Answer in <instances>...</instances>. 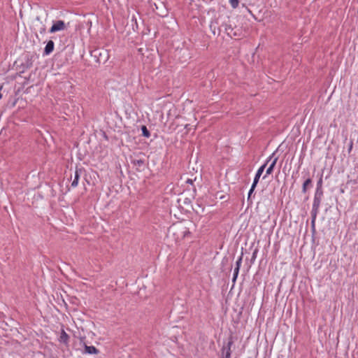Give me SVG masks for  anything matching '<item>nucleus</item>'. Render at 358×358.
Listing matches in <instances>:
<instances>
[{"label": "nucleus", "mask_w": 358, "mask_h": 358, "mask_svg": "<svg viewBox=\"0 0 358 358\" xmlns=\"http://www.w3.org/2000/svg\"><path fill=\"white\" fill-rule=\"evenodd\" d=\"M91 55L96 58L98 63H105L108 59V54L106 50L96 49L91 52Z\"/></svg>", "instance_id": "nucleus-1"}, {"label": "nucleus", "mask_w": 358, "mask_h": 358, "mask_svg": "<svg viewBox=\"0 0 358 358\" xmlns=\"http://www.w3.org/2000/svg\"><path fill=\"white\" fill-rule=\"evenodd\" d=\"M324 192H315L311 215H317L322 200Z\"/></svg>", "instance_id": "nucleus-2"}, {"label": "nucleus", "mask_w": 358, "mask_h": 358, "mask_svg": "<svg viewBox=\"0 0 358 358\" xmlns=\"http://www.w3.org/2000/svg\"><path fill=\"white\" fill-rule=\"evenodd\" d=\"M34 60V56L33 55H26L22 62L17 68L20 70V73H24L27 69H30L33 66Z\"/></svg>", "instance_id": "nucleus-3"}, {"label": "nucleus", "mask_w": 358, "mask_h": 358, "mask_svg": "<svg viewBox=\"0 0 358 358\" xmlns=\"http://www.w3.org/2000/svg\"><path fill=\"white\" fill-rule=\"evenodd\" d=\"M153 10H155L157 15L162 17H166L169 14L168 8L164 1H158V2L154 3Z\"/></svg>", "instance_id": "nucleus-4"}, {"label": "nucleus", "mask_w": 358, "mask_h": 358, "mask_svg": "<svg viewBox=\"0 0 358 358\" xmlns=\"http://www.w3.org/2000/svg\"><path fill=\"white\" fill-rule=\"evenodd\" d=\"M69 26V22L66 24L63 20H56L52 22V25L49 29V33L53 34L57 31H64Z\"/></svg>", "instance_id": "nucleus-5"}, {"label": "nucleus", "mask_w": 358, "mask_h": 358, "mask_svg": "<svg viewBox=\"0 0 358 358\" xmlns=\"http://www.w3.org/2000/svg\"><path fill=\"white\" fill-rule=\"evenodd\" d=\"M275 156V153L273 152L268 159L266 161V162L262 165L257 170L255 176V178H254V180H253V182L255 183V185H257L258 182H259V178L262 176V174L263 173L265 168L267 166V164L268 163L269 161L271 160V159Z\"/></svg>", "instance_id": "nucleus-6"}, {"label": "nucleus", "mask_w": 358, "mask_h": 358, "mask_svg": "<svg viewBox=\"0 0 358 358\" xmlns=\"http://www.w3.org/2000/svg\"><path fill=\"white\" fill-rule=\"evenodd\" d=\"M234 337L231 334L228 338L227 343L226 344H224L221 349L222 354H224V352H232L231 347L234 345Z\"/></svg>", "instance_id": "nucleus-7"}, {"label": "nucleus", "mask_w": 358, "mask_h": 358, "mask_svg": "<svg viewBox=\"0 0 358 358\" xmlns=\"http://www.w3.org/2000/svg\"><path fill=\"white\" fill-rule=\"evenodd\" d=\"M83 171H84V169L83 168H78V167H76V171H75V173H74L73 180V181L71 182V187H76L78 186L80 175L82 174V173Z\"/></svg>", "instance_id": "nucleus-8"}, {"label": "nucleus", "mask_w": 358, "mask_h": 358, "mask_svg": "<svg viewBox=\"0 0 358 358\" xmlns=\"http://www.w3.org/2000/svg\"><path fill=\"white\" fill-rule=\"evenodd\" d=\"M210 29L213 34V35L219 36L221 32L220 27H218V22L217 20H212L210 23Z\"/></svg>", "instance_id": "nucleus-9"}, {"label": "nucleus", "mask_w": 358, "mask_h": 358, "mask_svg": "<svg viewBox=\"0 0 358 358\" xmlns=\"http://www.w3.org/2000/svg\"><path fill=\"white\" fill-rule=\"evenodd\" d=\"M55 48V43L53 41L50 40L47 42L46 45L43 50V56L49 55L50 53H52L54 50Z\"/></svg>", "instance_id": "nucleus-10"}, {"label": "nucleus", "mask_w": 358, "mask_h": 358, "mask_svg": "<svg viewBox=\"0 0 358 358\" xmlns=\"http://www.w3.org/2000/svg\"><path fill=\"white\" fill-rule=\"evenodd\" d=\"M221 27H224V31L231 38H232L233 36H238L237 33L236 31H234V28L231 27V24H228L227 23H224V24H222L221 25Z\"/></svg>", "instance_id": "nucleus-11"}, {"label": "nucleus", "mask_w": 358, "mask_h": 358, "mask_svg": "<svg viewBox=\"0 0 358 358\" xmlns=\"http://www.w3.org/2000/svg\"><path fill=\"white\" fill-rule=\"evenodd\" d=\"M69 339H70L69 336L66 334V332L64 329H62L59 338L58 339L59 342L64 344L66 346H68L69 343Z\"/></svg>", "instance_id": "nucleus-12"}, {"label": "nucleus", "mask_w": 358, "mask_h": 358, "mask_svg": "<svg viewBox=\"0 0 358 358\" xmlns=\"http://www.w3.org/2000/svg\"><path fill=\"white\" fill-rule=\"evenodd\" d=\"M313 186V180L310 178H307L306 180L303 182L302 185V189L301 192L303 194H306L308 189L312 187Z\"/></svg>", "instance_id": "nucleus-13"}, {"label": "nucleus", "mask_w": 358, "mask_h": 358, "mask_svg": "<svg viewBox=\"0 0 358 358\" xmlns=\"http://www.w3.org/2000/svg\"><path fill=\"white\" fill-rule=\"evenodd\" d=\"M278 159V158L277 157H273L271 159L273 160H272L271 164L269 165V166L268 167V169H266V175L263 177L264 179L266 178V177L267 176L271 175L273 173V169H274V168L275 166V164L277 163Z\"/></svg>", "instance_id": "nucleus-14"}, {"label": "nucleus", "mask_w": 358, "mask_h": 358, "mask_svg": "<svg viewBox=\"0 0 358 358\" xmlns=\"http://www.w3.org/2000/svg\"><path fill=\"white\" fill-rule=\"evenodd\" d=\"M85 352L90 355H96L99 353V350L93 345H85Z\"/></svg>", "instance_id": "nucleus-15"}, {"label": "nucleus", "mask_w": 358, "mask_h": 358, "mask_svg": "<svg viewBox=\"0 0 358 358\" xmlns=\"http://www.w3.org/2000/svg\"><path fill=\"white\" fill-rule=\"evenodd\" d=\"M131 163L137 166V169L139 170V169L143 168L145 165V160L143 159H133L131 161Z\"/></svg>", "instance_id": "nucleus-16"}, {"label": "nucleus", "mask_w": 358, "mask_h": 358, "mask_svg": "<svg viewBox=\"0 0 358 358\" xmlns=\"http://www.w3.org/2000/svg\"><path fill=\"white\" fill-rule=\"evenodd\" d=\"M141 130L142 131V136L146 138H149L150 136V132L148 129L145 125H142L141 127Z\"/></svg>", "instance_id": "nucleus-17"}, {"label": "nucleus", "mask_w": 358, "mask_h": 358, "mask_svg": "<svg viewBox=\"0 0 358 358\" xmlns=\"http://www.w3.org/2000/svg\"><path fill=\"white\" fill-rule=\"evenodd\" d=\"M317 215H311V231L313 234H315L316 231L315 228V222Z\"/></svg>", "instance_id": "nucleus-18"}, {"label": "nucleus", "mask_w": 358, "mask_h": 358, "mask_svg": "<svg viewBox=\"0 0 358 358\" xmlns=\"http://www.w3.org/2000/svg\"><path fill=\"white\" fill-rule=\"evenodd\" d=\"M315 192H324L323 189H322V176H320V178H319V180L317 182V187H316Z\"/></svg>", "instance_id": "nucleus-19"}, {"label": "nucleus", "mask_w": 358, "mask_h": 358, "mask_svg": "<svg viewBox=\"0 0 358 358\" xmlns=\"http://www.w3.org/2000/svg\"><path fill=\"white\" fill-rule=\"evenodd\" d=\"M231 6L233 8H236L238 6L239 0H230L229 1Z\"/></svg>", "instance_id": "nucleus-20"}, {"label": "nucleus", "mask_w": 358, "mask_h": 358, "mask_svg": "<svg viewBox=\"0 0 358 358\" xmlns=\"http://www.w3.org/2000/svg\"><path fill=\"white\" fill-rule=\"evenodd\" d=\"M243 253L241 252V256L239 257V258L237 259V261L236 262V267L241 268V266L242 264V260H243Z\"/></svg>", "instance_id": "nucleus-21"}, {"label": "nucleus", "mask_w": 358, "mask_h": 358, "mask_svg": "<svg viewBox=\"0 0 358 358\" xmlns=\"http://www.w3.org/2000/svg\"><path fill=\"white\" fill-rule=\"evenodd\" d=\"M38 31H39V33L41 34H45V32H46V27H45V25L41 23V26L40 27Z\"/></svg>", "instance_id": "nucleus-22"}, {"label": "nucleus", "mask_w": 358, "mask_h": 358, "mask_svg": "<svg viewBox=\"0 0 358 358\" xmlns=\"http://www.w3.org/2000/svg\"><path fill=\"white\" fill-rule=\"evenodd\" d=\"M231 352H224V354H222L220 358H231Z\"/></svg>", "instance_id": "nucleus-23"}, {"label": "nucleus", "mask_w": 358, "mask_h": 358, "mask_svg": "<svg viewBox=\"0 0 358 358\" xmlns=\"http://www.w3.org/2000/svg\"><path fill=\"white\" fill-rule=\"evenodd\" d=\"M257 185H255V183L252 182V186L250 187V189L249 190L248 194L252 195L253 192L255 191V189L256 188Z\"/></svg>", "instance_id": "nucleus-24"}, {"label": "nucleus", "mask_w": 358, "mask_h": 358, "mask_svg": "<svg viewBox=\"0 0 358 358\" xmlns=\"http://www.w3.org/2000/svg\"><path fill=\"white\" fill-rule=\"evenodd\" d=\"M257 252H258L257 249H255V251L253 252L252 256V259H251L252 261H253L256 259Z\"/></svg>", "instance_id": "nucleus-25"}, {"label": "nucleus", "mask_w": 358, "mask_h": 358, "mask_svg": "<svg viewBox=\"0 0 358 358\" xmlns=\"http://www.w3.org/2000/svg\"><path fill=\"white\" fill-rule=\"evenodd\" d=\"M352 146H353V141H350V145H349V148H348V152L350 153L352 149Z\"/></svg>", "instance_id": "nucleus-26"}, {"label": "nucleus", "mask_w": 358, "mask_h": 358, "mask_svg": "<svg viewBox=\"0 0 358 358\" xmlns=\"http://www.w3.org/2000/svg\"><path fill=\"white\" fill-rule=\"evenodd\" d=\"M238 274H237V273H236H236H234V274H233L232 281H233L234 282H236V279H237V278H238Z\"/></svg>", "instance_id": "nucleus-27"}, {"label": "nucleus", "mask_w": 358, "mask_h": 358, "mask_svg": "<svg viewBox=\"0 0 358 358\" xmlns=\"http://www.w3.org/2000/svg\"><path fill=\"white\" fill-rule=\"evenodd\" d=\"M251 196H252V195H250V194H248V196L247 201H248L249 204H252V199H251Z\"/></svg>", "instance_id": "nucleus-28"}, {"label": "nucleus", "mask_w": 358, "mask_h": 358, "mask_svg": "<svg viewBox=\"0 0 358 358\" xmlns=\"http://www.w3.org/2000/svg\"><path fill=\"white\" fill-rule=\"evenodd\" d=\"M239 270H240V268H238V267H235V268H234V273H236V274L237 273V274H238V273H239Z\"/></svg>", "instance_id": "nucleus-29"}, {"label": "nucleus", "mask_w": 358, "mask_h": 358, "mask_svg": "<svg viewBox=\"0 0 358 358\" xmlns=\"http://www.w3.org/2000/svg\"><path fill=\"white\" fill-rule=\"evenodd\" d=\"M186 182L189 183V184H192L193 183V180L192 179H187Z\"/></svg>", "instance_id": "nucleus-30"}, {"label": "nucleus", "mask_w": 358, "mask_h": 358, "mask_svg": "<svg viewBox=\"0 0 358 358\" xmlns=\"http://www.w3.org/2000/svg\"><path fill=\"white\" fill-rule=\"evenodd\" d=\"M185 203H190V201L188 200V199H185V201L184 202Z\"/></svg>", "instance_id": "nucleus-31"}]
</instances>
